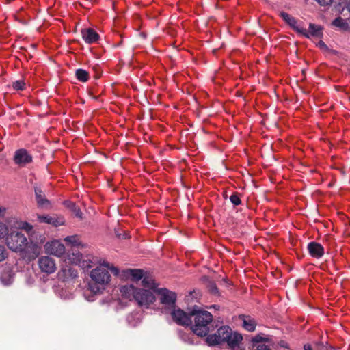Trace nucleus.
<instances>
[{
  "mask_svg": "<svg viewBox=\"0 0 350 350\" xmlns=\"http://www.w3.org/2000/svg\"><path fill=\"white\" fill-rule=\"evenodd\" d=\"M135 300L139 306L148 307L155 301V296L149 290L138 288L137 293L135 295Z\"/></svg>",
  "mask_w": 350,
  "mask_h": 350,
  "instance_id": "10",
  "label": "nucleus"
},
{
  "mask_svg": "<svg viewBox=\"0 0 350 350\" xmlns=\"http://www.w3.org/2000/svg\"><path fill=\"white\" fill-rule=\"evenodd\" d=\"M27 243L26 237L19 231H12L7 234L6 244L12 251L18 252Z\"/></svg>",
  "mask_w": 350,
  "mask_h": 350,
  "instance_id": "5",
  "label": "nucleus"
},
{
  "mask_svg": "<svg viewBox=\"0 0 350 350\" xmlns=\"http://www.w3.org/2000/svg\"><path fill=\"white\" fill-rule=\"evenodd\" d=\"M269 338H264L260 335H256L252 338V346L256 344H262V342H268Z\"/></svg>",
  "mask_w": 350,
  "mask_h": 350,
  "instance_id": "31",
  "label": "nucleus"
},
{
  "mask_svg": "<svg viewBox=\"0 0 350 350\" xmlns=\"http://www.w3.org/2000/svg\"><path fill=\"white\" fill-rule=\"evenodd\" d=\"M81 34L83 39L88 44L95 43L100 38L98 33L91 28L82 29Z\"/></svg>",
  "mask_w": 350,
  "mask_h": 350,
  "instance_id": "17",
  "label": "nucleus"
},
{
  "mask_svg": "<svg viewBox=\"0 0 350 350\" xmlns=\"http://www.w3.org/2000/svg\"><path fill=\"white\" fill-rule=\"evenodd\" d=\"M31 47L34 49L35 48V45H31Z\"/></svg>",
  "mask_w": 350,
  "mask_h": 350,
  "instance_id": "49",
  "label": "nucleus"
},
{
  "mask_svg": "<svg viewBox=\"0 0 350 350\" xmlns=\"http://www.w3.org/2000/svg\"><path fill=\"white\" fill-rule=\"evenodd\" d=\"M40 252L41 247L37 243L27 242L18 252L21 258L29 262L36 259L40 255Z\"/></svg>",
  "mask_w": 350,
  "mask_h": 350,
  "instance_id": "6",
  "label": "nucleus"
},
{
  "mask_svg": "<svg viewBox=\"0 0 350 350\" xmlns=\"http://www.w3.org/2000/svg\"><path fill=\"white\" fill-rule=\"evenodd\" d=\"M12 86L16 90H23L24 89L25 83L23 81H16L13 83Z\"/></svg>",
  "mask_w": 350,
  "mask_h": 350,
  "instance_id": "36",
  "label": "nucleus"
},
{
  "mask_svg": "<svg viewBox=\"0 0 350 350\" xmlns=\"http://www.w3.org/2000/svg\"><path fill=\"white\" fill-rule=\"evenodd\" d=\"M252 350H271L269 345L265 344H256L252 346Z\"/></svg>",
  "mask_w": 350,
  "mask_h": 350,
  "instance_id": "35",
  "label": "nucleus"
},
{
  "mask_svg": "<svg viewBox=\"0 0 350 350\" xmlns=\"http://www.w3.org/2000/svg\"><path fill=\"white\" fill-rule=\"evenodd\" d=\"M35 198L38 207L42 208H49L51 207V202L46 198L44 192L39 185L33 186Z\"/></svg>",
  "mask_w": 350,
  "mask_h": 350,
  "instance_id": "15",
  "label": "nucleus"
},
{
  "mask_svg": "<svg viewBox=\"0 0 350 350\" xmlns=\"http://www.w3.org/2000/svg\"><path fill=\"white\" fill-rule=\"evenodd\" d=\"M44 249L46 254L61 256L65 252V247L63 243L57 240H53L47 242L44 245Z\"/></svg>",
  "mask_w": 350,
  "mask_h": 350,
  "instance_id": "13",
  "label": "nucleus"
},
{
  "mask_svg": "<svg viewBox=\"0 0 350 350\" xmlns=\"http://www.w3.org/2000/svg\"><path fill=\"white\" fill-rule=\"evenodd\" d=\"M213 308H219V306L218 305H213Z\"/></svg>",
  "mask_w": 350,
  "mask_h": 350,
  "instance_id": "47",
  "label": "nucleus"
},
{
  "mask_svg": "<svg viewBox=\"0 0 350 350\" xmlns=\"http://www.w3.org/2000/svg\"><path fill=\"white\" fill-rule=\"evenodd\" d=\"M138 288H135L133 285H124L120 288V293L122 297L130 299L133 297L135 299V295L137 293Z\"/></svg>",
  "mask_w": 350,
  "mask_h": 350,
  "instance_id": "21",
  "label": "nucleus"
},
{
  "mask_svg": "<svg viewBox=\"0 0 350 350\" xmlns=\"http://www.w3.org/2000/svg\"><path fill=\"white\" fill-rule=\"evenodd\" d=\"M332 25L334 26L340 27L341 29H347L348 27L347 23L341 17H337L332 21Z\"/></svg>",
  "mask_w": 350,
  "mask_h": 350,
  "instance_id": "29",
  "label": "nucleus"
},
{
  "mask_svg": "<svg viewBox=\"0 0 350 350\" xmlns=\"http://www.w3.org/2000/svg\"><path fill=\"white\" fill-rule=\"evenodd\" d=\"M14 161L18 165L25 166L32 162V156L26 149L21 148L15 152Z\"/></svg>",
  "mask_w": 350,
  "mask_h": 350,
  "instance_id": "14",
  "label": "nucleus"
},
{
  "mask_svg": "<svg viewBox=\"0 0 350 350\" xmlns=\"http://www.w3.org/2000/svg\"><path fill=\"white\" fill-rule=\"evenodd\" d=\"M38 218L40 222L51 224L55 227L62 226L64 224V219L63 217H53L46 215H38Z\"/></svg>",
  "mask_w": 350,
  "mask_h": 350,
  "instance_id": "18",
  "label": "nucleus"
},
{
  "mask_svg": "<svg viewBox=\"0 0 350 350\" xmlns=\"http://www.w3.org/2000/svg\"><path fill=\"white\" fill-rule=\"evenodd\" d=\"M331 350H336V349L333 347V349H332Z\"/></svg>",
  "mask_w": 350,
  "mask_h": 350,
  "instance_id": "50",
  "label": "nucleus"
},
{
  "mask_svg": "<svg viewBox=\"0 0 350 350\" xmlns=\"http://www.w3.org/2000/svg\"><path fill=\"white\" fill-rule=\"evenodd\" d=\"M171 316L173 321L178 325L189 326L192 325V317L190 315V310L186 312L180 308H172Z\"/></svg>",
  "mask_w": 350,
  "mask_h": 350,
  "instance_id": "7",
  "label": "nucleus"
},
{
  "mask_svg": "<svg viewBox=\"0 0 350 350\" xmlns=\"http://www.w3.org/2000/svg\"><path fill=\"white\" fill-rule=\"evenodd\" d=\"M68 260L70 263L79 265L82 269H88L94 265L100 263L97 258L92 254H87L84 256L79 250L72 249V252L68 254Z\"/></svg>",
  "mask_w": 350,
  "mask_h": 350,
  "instance_id": "4",
  "label": "nucleus"
},
{
  "mask_svg": "<svg viewBox=\"0 0 350 350\" xmlns=\"http://www.w3.org/2000/svg\"><path fill=\"white\" fill-rule=\"evenodd\" d=\"M156 293L160 295L161 303L168 306L169 308L175 307L176 301V294L165 288H161L157 290Z\"/></svg>",
  "mask_w": 350,
  "mask_h": 350,
  "instance_id": "9",
  "label": "nucleus"
},
{
  "mask_svg": "<svg viewBox=\"0 0 350 350\" xmlns=\"http://www.w3.org/2000/svg\"><path fill=\"white\" fill-rule=\"evenodd\" d=\"M38 266L42 272L47 274L54 273L57 269L55 260L48 256H42L39 258Z\"/></svg>",
  "mask_w": 350,
  "mask_h": 350,
  "instance_id": "12",
  "label": "nucleus"
},
{
  "mask_svg": "<svg viewBox=\"0 0 350 350\" xmlns=\"http://www.w3.org/2000/svg\"><path fill=\"white\" fill-rule=\"evenodd\" d=\"M5 213V208L0 206V217H3Z\"/></svg>",
  "mask_w": 350,
  "mask_h": 350,
  "instance_id": "41",
  "label": "nucleus"
},
{
  "mask_svg": "<svg viewBox=\"0 0 350 350\" xmlns=\"http://www.w3.org/2000/svg\"><path fill=\"white\" fill-rule=\"evenodd\" d=\"M142 283L143 286L149 288L155 293L158 289L157 284L155 283L154 280L150 277L144 275Z\"/></svg>",
  "mask_w": 350,
  "mask_h": 350,
  "instance_id": "27",
  "label": "nucleus"
},
{
  "mask_svg": "<svg viewBox=\"0 0 350 350\" xmlns=\"http://www.w3.org/2000/svg\"><path fill=\"white\" fill-rule=\"evenodd\" d=\"M64 204L66 208L70 209L77 217L82 218V213L80 208L74 202L70 200H65Z\"/></svg>",
  "mask_w": 350,
  "mask_h": 350,
  "instance_id": "26",
  "label": "nucleus"
},
{
  "mask_svg": "<svg viewBox=\"0 0 350 350\" xmlns=\"http://www.w3.org/2000/svg\"><path fill=\"white\" fill-rule=\"evenodd\" d=\"M101 265L103 267H96L90 273L92 282L89 284V288L95 294L100 293L109 282L111 276L108 269H110L115 275L119 273L118 269L113 266L110 267L109 262H103Z\"/></svg>",
  "mask_w": 350,
  "mask_h": 350,
  "instance_id": "3",
  "label": "nucleus"
},
{
  "mask_svg": "<svg viewBox=\"0 0 350 350\" xmlns=\"http://www.w3.org/2000/svg\"><path fill=\"white\" fill-rule=\"evenodd\" d=\"M8 227L2 222H0V239L8 234Z\"/></svg>",
  "mask_w": 350,
  "mask_h": 350,
  "instance_id": "37",
  "label": "nucleus"
},
{
  "mask_svg": "<svg viewBox=\"0 0 350 350\" xmlns=\"http://www.w3.org/2000/svg\"><path fill=\"white\" fill-rule=\"evenodd\" d=\"M127 276H131L133 281H139L144 278V272L140 269H129L125 271Z\"/></svg>",
  "mask_w": 350,
  "mask_h": 350,
  "instance_id": "23",
  "label": "nucleus"
},
{
  "mask_svg": "<svg viewBox=\"0 0 350 350\" xmlns=\"http://www.w3.org/2000/svg\"><path fill=\"white\" fill-rule=\"evenodd\" d=\"M239 319L243 321V328L248 332H253L256 327V322L254 319L250 316L240 315Z\"/></svg>",
  "mask_w": 350,
  "mask_h": 350,
  "instance_id": "20",
  "label": "nucleus"
},
{
  "mask_svg": "<svg viewBox=\"0 0 350 350\" xmlns=\"http://www.w3.org/2000/svg\"><path fill=\"white\" fill-rule=\"evenodd\" d=\"M40 243H43L44 242L45 237L43 235H40Z\"/></svg>",
  "mask_w": 350,
  "mask_h": 350,
  "instance_id": "42",
  "label": "nucleus"
},
{
  "mask_svg": "<svg viewBox=\"0 0 350 350\" xmlns=\"http://www.w3.org/2000/svg\"><path fill=\"white\" fill-rule=\"evenodd\" d=\"M230 200L234 206H238L241 204V200L237 193H232L230 197Z\"/></svg>",
  "mask_w": 350,
  "mask_h": 350,
  "instance_id": "32",
  "label": "nucleus"
},
{
  "mask_svg": "<svg viewBox=\"0 0 350 350\" xmlns=\"http://www.w3.org/2000/svg\"><path fill=\"white\" fill-rule=\"evenodd\" d=\"M348 11L350 12V0H349L347 3V5H346Z\"/></svg>",
  "mask_w": 350,
  "mask_h": 350,
  "instance_id": "43",
  "label": "nucleus"
},
{
  "mask_svg": "<svg viewBox=\"0 0 350 350\" xmlns=\"http://www.w3.org/2000/svg\"><path fill=\"white\" fill-rule=\"evenodd\" d=\"M190 315L193 321L191 329L198 336H208V333L217 327L213 321V315L206 310H200L195 306L190 310Z\"/></svg>",
  "mask_w": 350,
  "mask_h": 350,
  "instance_id": "2",
  "label": "nucleus"
},
{
  "mask_svg": "<svg viewBox=\"0 0 350 350\" xmlns=\"http://www.w3.org/2000/svg\"><path fill=\"white\" fill-rule=\"evenodd\" d=\"M14 273L9 268H5L3 270L0 275L1 282L5 285L10 284L14 279Z\"/></svg>",
  "mask_w": 350,
  "mask_h": 350,
  "instance_id": "22",
  "label": "nucleus"
},
{
  "mask_svg": "<svg viewBox=\"0 0 350 350\" xmlns=\"http://www.w3.org/2000/svg\"><path fill=\"white\" fill-rule=\"evenodd\" d=\"M318 350H331L333 347L329 346L327 343L324 344L323 342H318L317 343Z\"/></svg>",
  "mask_w": 350,
  "mask_h": 350,
  "instance_id": "34",
  "label": "nucleus"
},
{
  "mask_svg": "<svg viewBox=\"0 0 350 350\" xmlns=\"http://www.w3.org/2000/svg\"><path fill=\"white\" fill-rule=\"evenodd\" d=\"M304 350H313L311 345L310 344H305L304 345Z\"/></svg>",
  "mask_w": 350,
  "mask_h": 350,
  "instance_id": "40",
  "label": "nucleus"
},
{
  "mask_svg": "<svg viewBox=\"0 0 350 350\" xmlns=\"http://www.w3.org/2000/svg\"><path fill=\"white\" fill-rule=\"evenodd\" d=\"M317 3L322 5V6H326L329 5L332 3L333 0H316Z\"/></svg>",
  "mask_w": 350,
  "mask_h": 350,
  "instance_id": "38",
  "label": "nucleus"
},
{
  "mask_svg": "<svg viewBox=\"0 0 350 350\" xmlns=\"http://www.w3.org/2000/svg\"><path fill=\"white\" fill-rule=\"evenodd\" d=\"M122 239H126V234H122Z\"/></svg>",
  "mask_w": 350,
  "mask_h": 350,
  "instance_id": "46",
  "label": "nucleus"
},
{
  "mask_svg": "<svg viewBox=\"0 0 350 350\" xmlns=\"http://www.w3.org/2000/svg\"><path fill=\"white\" fill-rule=\"evenodd\" d=\"M178 334L179 338L185 342H187L190 345H194L195 342L193 341L194 335L193 332L192 333H186L183 332L182 329H178Z\"/></svg>",
  "mask_w": 350,
  "mask_h": 350,
  "instance_id": "25",
  "label": "nucleus"
},
{
  "mask_svg": "<svg viewBox=\"0 0 350 350\" xmlns=\"http://www.w3.org/2000/svg\"><path fill=\"white\" fill-rule=\"evenodd\" d=\"M65 241L67 243H70L72 245L75 247H79L81 245V243L79 240V238L77 235L73 236H68L64 239Z\"/></svg>",
  "mask_w": 350,
  "mask_h": 350,
  "instance_id": "30",
  "label": "nucleus"
},
{
  "mask_svg": "<svg viewBox=\"0 0 350 350\" xmlns=\"http://www.w3.org/2000/svg\"><path fill=\"white\" fill-rule=\"evenodd\" d=\"M243 340L242 335L238 332H233L229 326L220 327L214 334L208 335L206 340L208 345L215 346L226 342L230 350H245L239 347Z\"/></svg>",
  "mask_w": 350,
  "mask_h": 350,
  "instance_id": "1",
  "label": "nucleus"
},
{
  "mask_svg": "<svg viewBox=\"0 0 350 350\" xmlns=\"http://www.w3.org/2000/svg\"><path fill=\"white\" fill-rule=\"evenodd\" d=\"M280 346L286 348L287 347V346L286 345V342L284 341H281Z\"/></svg>",
  "mask_w": 350,
  "mask_h": 350,
  "instance_id": "44",
  "label": "nucleus"
},
{
  "mask_svg": "<svg viewBox=\"0 0 350 350\" xmlns=\"http://www.w3.org/2000/svg\"><path fill=\"white\" fill-rule=\"evenodd\" d=\"M8 256V252L5 247L0 244V262L3 261Z\"/></svg>",
  "mask_w": 350,
  "mask_h": 350,
  "instance_id": "33",
  "label": "nucleus"
},
{
  "mask_svg": "<svg viewBox=\"0 0 350 350\" xmlns=\"http://www.w3.org/2000/svg\"><path fill=\"white\" fill-rule=\"evenodd\" d=\"M118 237H121V234H117Z\"/></svg>",
  "mask_w": 350,
  "mask_h": 350,
  "instance_id": "48",
  "label": "nucleus"
},
{
  "mask_svg": "<svg viewBox=\"0 0 350 350\" xmlns=\"http://www.w3.org/2000/svg\"><path fill=\"white\" fill-rule=\"evenodd\" d=\"M307 249L310 255L316 258H321L324 254V248L319 243L315 241L310 242L308 244Z\"/></svg>",
  "mask_w": 350,
  "mask_h": 350,
  "instance_id": "16",
  "label": "nucleus"
},
{
  "mask_svg": "<svg viewBox=\"0 0 350 350\" xmlns=\"http://www.w3.org/2000/svg\"><path fill=\"white\" fill-rule=\"evenodd\" d=\"M57 276L62 282H72L78 277V270L72 265L66 264L62 266Z\"/></svg>",
  "mask_w": 350,
  "mask_h": 350,
  "instance_id": "8",
  "label": "nucleus"
},
{
  "mask_svg": "<svg viewBox=\"0 0 350 350\" xmlns=\"http://www.w3.org/2000/svg\"><path fill=\"white\" fill-rule=\"evenodd\" d=\"M204 281L205 282L206 289L211 295L216 298L221 297V292L214 281L211 280L207 277L204 278Z\"/></svg>",
  "mask_w": 350,
  "mask_h": 350,
  "instance_id": "19",
  "label": "nucleus"
},
{
  "mask_svg": "<svg viewBox=\"0 0 350 350\" xmlns=\"http://www.w3.org/2000/svg\"><path fill=\"white\" fill-rule=\"evenodd\" d=\"M77 79L81 82H86L89 79V73L84 69L79 68L75 71Z\"/></svg>",
  "mask_w": 350,
  "mask_h": 350,
  "instance_id": "28",
  "label": "nucleus"
},
{
  "mask_svg": "<svg viewBox=\"0 0 350 350\" xmlns=\"http://www.w3.org/2000/svg\"><path fill=\"white\" fill-rule=\"evenodd\" d=\"M317 46L322 49H325V50H327L328 49V47L325 44V43L322 41V40H320L319 42H318V44Z\"/></svg>",
  "mask_w": 350,
  "mask_h": 350,
  "instance_id": "39",
  "label": "nucleus"
},
{
  "mask_svg": "<svg viewBox=\"0 0 350 350\" xmlns=\"http://www.w3.org/2000/svg\"><path fill=\"white\" fill-rule=\"evenodd\" d=\"M280 16L297 33L302 35L305 38H309V34L306 29L297 25V21L295 18L285 12H281Z\"/></svg>",
  "mask_w": 350,
  "mask_h": 350,
  "instance_id": "11",
  "label": "nucleus"
},
{
  "mask_svg": "<svg viewBox=\"0 0 350 350\" xmlns=\"http://www.w3.org/2000/svg\"><path fill=\"white\" fill-rule=\"evenodd\" d=\"M309 34L310 38L311 36L321 38L323 36V27L321 25H317L313 23L309 24Z\"/></svg>",
  "mask_w": 350,
  "mask_h": 350,
  "instance_id": "24",
  "label": "nucleus"
},
{
  "mask_svg": "<svg viewBox=\"0 0 350 350\" xmlns=\"http://www.w3.org/2000/svg\"><path fill=\"white\" fill-rule=\"evenodd\" d=\"M25 224L28 227V229L31 230L32 228V226L31 225H29L27 223H26Z\"/></svg>",
  "mask_w": 350,
  "mask_h": 350,
  "instance_id": "45",
  "label": "nucleus"
}]
</instances>
